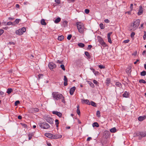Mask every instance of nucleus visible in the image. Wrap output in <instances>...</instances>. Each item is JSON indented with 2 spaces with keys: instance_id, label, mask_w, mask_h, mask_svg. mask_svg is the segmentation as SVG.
I'll list each match as a JSON object with an SVG mask.
<instances>
[{
  "instance_id": "obj_55",
  "label": "nucleus",
  "mask_w": 146,
  "mask_h": 146,
  "mask_svg": "<svg viewBox=\"0 0 146 146\" xmlns=\"http://www.w3.org/2000/svg\"><path fill=\"white\" fill-rule=\"evenodd\" d=\"M93 83L96 84V85H97V84H98V82L96 80H94L93 81Z\"/></svg>"
},
{
  "instance_id": "obj_47",
  "label": "nucleus",
  "mask_w": 146,
  "mask_h": 146,
  "mask_svg": "<svg viewBox=\"0 0 146 146\" xmlns=\"http://www.w3.org/2000/svg\"><path fill=\"white\" fill-rule=\"evenodd\" d=\"M135 35V33L133 32L131 34V38H133V37H134V36Z\"/></svg>"
},
{
  "instance_id": "obj_14",
  "label": "nucleus",
  "mask_w": 146,
  "mask_h": 146,
  "mask_svg": "<svg viewBox=\"0 0 146 146\" xmlns=\"http://www.w3.org/2000/svg\"><path fill=\"white\" fill-rule=\"evenodd\" d=\"M45 135L49 138L52 139L53 135L49 133H45Z\"/></svg>"
},
{
  "instance_id": "obj_35",
  "label": "nucleus",
  "mask_w": 146,
  "mask_h": 146,
  "mask_svg": "<svg viewBox=\"0 0 146 146\" xmlns=\"http://www.w3.org/2000/svg\"><path fill=\"white\" fill-rule=\"evenodd\" d=\"M100 29H104L105 28V27L104 26L103 24L102 23H100Z\"/></svg>"
},
{
  "instance_id": "obj_61",
  "label": "nucleus",
  "mask_w": 146,
  "mask_h": 146,
  "mask_svg": "<svg viewBox=\"0 0 146 146\" xmlns=\"http://www.w3.org/2000/svg\"><path fill=\"white\" fill-rule=\"evenodd\" d=\"M43 76V74H39L38 76V78L39 79L42 76Z\"/></svg>"
},
{
  "instance_id": "obj_62",
  "label": "nucleus",
  "mask_w": 146,
  "mask_h": 146,
  "mask_svg": "<svg viewBox=\"0 0 146 146\" xmlns=\"http://www.w3.org/2000/svg\"><path fill=\"white\" fill-rule=\"evenodd\" d=\"M9 44H13V45H15V43L14 42H9Z\"/></svg>"
},
{
  "instance_id": "obj_13",
  "label": "nucleus",
  "mask_w": 146,
  "mask_h": 146,
  "mask_svg": "<svg viewBox=\"0 0 146 146\" xmlns=\"http://www.w3.org/2000/svg\"><path fill=\"white\" fill-rule=\"evenodd\" d=\"M76 89V87L74 86L70 90V93L71 95H72L74 93V91Z\"/></svg>"
},
{
  "instance_id": "obj_31",
  "label": "nucleus",
  "mask_w": 146,
  "mask_h": 146,
  "mask_svg": "<svg viewBox=\"0 0 146 146\" xmlns=\"http://www.w3.org/2000/svg\"><path fill=\"white\" fill-rule=\"evenodd\" d=\"M78 45L80 47L83 48V47L85 45L84 44L82 43H78Z\"/></svg>"
},
{
  "instance_id": "obj_22",
  "label": "nucleus",
  "mask_w": 146,
  "mask_h": 146,
  "mask_svg": "<svg viewBox=\"0 0 146 146\" xmlns=\"http://www.w3.org/2000/svg\"><path fill=\"white\" fill-rule=\"evenodd\" d=\"M68 22L66 21H64L63 22V25L64 27H66L68 25Z\"/></svg>"
},
{
  "instance_id": "obj_19",
  "label": "nucleus",
  "mask_w": 146,
  "mask_h": 146,
  "mask_svg": "<svg viewBox=\"0 0 146 146\" xmlns=\"http://www.w3.org/2000/svg\"><path fill=\"white\" fill-rule=\"evenodd\" d=\"M83 103H84L86 104H87L88 105H90V104L89 100H83L82 101Z\"/></svg>"
},
{
  "instance_id": "obj_28",
  "label": "nucleus",
  "mask_w": 146,
  "mask_h": 146,
  "mask_svg": "<svg viewBox=\"0 0 146 146\" xmlns=\"http://www.w3.org/2000/svg\"><path fill=\"white\" fill-rule=\"evenodd\" d=\"M79 106L78 105L77 107V114L78 115H80V112L79 109Z\"/></svg>"
},
{
  "instance_id": "obj_46",
  "label": "nucleus",
  "mask_w": 146,
  "mask_h": 146,
  "mask_svg": "<svg viewBox=\"0 0 146 146\" xmlns=\"http://www.w3.org/2000/svg\"><path fill=\"white\" fill-rule=\"evenodd\" d=\"M89 10L87 9H85V13H86L87 14H88L89 13Z\"/></svg>"
},
{
  "instance_id": "obj_17",
  "label": "nucleus",
  "mask_w": 146,
  "mask_h": 146,
  "mask_svg": "<svg viewBox=\"0 0 146 146\" xmlns=\"http://www.w3.org/2000/svg\"><path fill=\"white\" fill-rule=\"evenodd\" d=\"M129 95V93L127 91H125L124 92V93L123 94V97L127 98L128 97Z\"/></svg>"
},
{
  "instance_id": "obj_32",
  "label": "nucleus",
  "mask_w": 146,
  "mask_h": 146,
  "mask_svg": "<svg viewBox=\"0 0 146 146\" xmlns=\"http://www.w3.org/2000/svg\"><path fill=\"white\" fill-rule=\"evenodd\" d=\"M21 21V19H16L14 21L15 24H18L19 21Z\"/></svg>"
},
{
  "instance_id": "obj_64",
  "label": "nucleus",
  "mask_w": 146,
  "mask_h": 146,
  "mask_svg": "<svg viewBox=\"0 0 146 146\" xmlns=\"http://www.w3.org/2000/svg\"><path fill=\"white\" fill-rule=\"evenodd\" d=\"M18 118L19 119H22V116L20 115H19L18 117Z\"/></svg>"
},
{
  "instance_id": "obj_40",
  "label": "nucleus",
  "mask_w": 146,
  "mask_h": 146,
  "mask_svg": "<svg viewBox=\"0 0 146 146\" xmlns=\"http://www.w3.org/2000/svg\"><path fill=\"white\" fill-rule=\"evenodd\" d=\"M20 104V101L19 100L16 101L15 103V105L17 106L18 105Z\"/></svg>"
},
{
  "instance_id": "obj_34",
  "label": "nucleus",
  "mask_w": 146,
  "mask_h": 146,
  "mask_svg": "<svg viewBox=\"0 0 146 146\" xmlns=\"http://www.w3.org/2000/svg\"><path fill=\"white\" fill-rule=\"evenodd\" d=\"M139 82L141 83L145 84L146 83V81L142 79L139 80Z\"/></svg>"
},
{
  "instance_id": "obj_3",
  "label": "nucleus",
  "mask_w": 146,
  "mask_h": 146,
  "mask_svg": "<svg viewBox=\"0 0 146 146\" xmlns=\"http://www.w3.org/2000/svg\"><path fill=\"white\" fill-rule=\"evenodd\" d=\"M140 21L139 19H137L135 21L133 24L131 25V26L132 27L131 30L133 31L136 29L139 25Z\"/></svg>"
},
{
  "instance_id": "obj_21",
  "label": "nucleus",
  "mask_w": 146,
  "mask_h": 146,
  "mask_svg": "<svg viewBox=\"0 0 146 146\" xmlns=\"http://www.w3.org/2000/svg\"><path fill=\"white\" fill-rule=\"evenodd\" d=\"M34 135L33 133H29L28 134L29 139L30 140L32 138L33 136Z\"/></svg>"
},
{
  "instance_id": "obj_54",
  "label": "nucleus",
  "mask_w": 146,
  "mask_h": 146,
  "mask_svg": "<svg viewBox=\"0 0 146 146\" xmlns=\"http://www.w3.org/2000/svg\"><path fill=\"white\" fill-rule=\"evenodd\" d=\"M24 127H27V125L24 123H22L21 124Z\"/></svg>"
},
{
  "instance_id": "obj_38",
  "label": "nucleus",
  "mask_w": 146,
  "mask_h": 146,
  "mask_svg": "<svg viewBox=\"0 0 146 146\" xmlns=\"http://www.w3.org/2000/svg\"><path fill=\"white\" fill-rule=\"evenodd\" d=\"M126 72L127 73H129V74L131 72V70H130V69L129 68H128L126 70Z\"/></svg>"
},
{
  "instance_id": "obj_58",
  "label": "nucleus",
  "mask_w": 146,
  "mask_h": 146,
  "mask_svg": "<svg viewBox=\"0 0 146 146\" xmlns=\"http://www.w3.org/2000/svg\"><path fill=\"white\" fill-rule=\"evenodd\" d=\"M92 47V46L91 45H88V49H90Z\"/></svg>"
},
{
  "instance_id": "obj_33",
  "label": "nucleus",
  "mask_w": 146,
  "mask_h": 146,
  "mask_svg": "<svg viewBox=\"0 0 146 146\" xmlns=\"http://www.w3.org/2000/svg\"><path fill=\"white\" fill-rule=\"evenodd\" d=\"M88 83L90 85V86L92 88H94V84L92 82H91L89 81L88 82Z\"/></svg>"
},
{
  "instance_id": "obj_56",
  "label": "nucleus",
  "mask_w": 146,
  "mask_h": 146,
  "mask_svg": "<svg viewBox=\"0 0 146 146\" xmlns=\"http://www.w3.org/2000/svg\"><path fill=\"white\" fill-rule=\"evenodd\" d=\"M99 74V72L98 71H97L95 72L94 73V74L96 76H97V75H98Z\"/></svg>"
},
{
  "instance_id": "obj_7",
  "label": "nucleus",
  "mask_w": 146,
  "mask_h": 146,
  "mask_svg": "<svg viewBox=\"0 0 146 146\" xmlns=\"http://www.w3.org/2000/svg\"><path fill=\"white\" fill-rule=\"evenodd\" d=\"M44 119L50 124H53L54 120L52 118L50 117L49 116H44Z\"/></svg>"
},
{
  "instance_id": "obj_49",
  "label": "nucleus",
  "mask_w": 146,
  "mask_h": 146,
  "mask_svg": "<svg viewBox=\"0 0 146 146\" xmlns=\"http://www.w3.org/2000/svg\"><path fill=\"white\" fill-rule=\"evenodd\" d=\"M104 134L107 135H108L109 134V132L108 131H104Z\"/></svg>"
},
{
  "instance_id": "obj_11",
  "label": "nucleus",
  "mask_w": 146,
  "mask_h": 146,
  "mask_svg": "<svg viewBox=\"0 0 146 146\" xmlns=\"http://www.w3.org/2000/svg\"><path fill=\"white\" fill-rule=\"evenodd\" d=\"M112 32L109 33L108 34L107 37L108 38V42L110 43L111 44L112 43V41L111 40L110 36L112 34Z\"/></svg>"
},
{
  "instance_id": "obj_2",
  "label": "nucleus",
  "mask_w": 146,
  "mask_h": 146,
  "mask_svg": "<svg viewBox=\"0 0 146 146\" xmlns=\"http://www.w3.org/2000/svg\"><path fill=\"white\" fill-rule=\"evenodd\" d=\"M76 24L78 31L81 33H83L84 29L83 23L81 22H77Z\"/></svg>"
},
{
  "instance_id": "obj_18",
  "label": "nucleus",
  "mask_w": 146,
  "mask_h": 146,
  "mask_svg": "<svg viewBox=\"0 0 146 146\" xmlns=\"http://www.w3.org/2000/svg\"><path fill=\"white\" fill-rule=\"evenodd\" d=\"M146 118L145 116H141L139 117L138 120L139 121H142L145 119Z\"/></svg>"
},
{
  "instance_id": "obj_20",
  "label": "nucleus",
  "mask_w": 146,
  "mask_h": 146,
  "mask_svg": "<svg viewBox=\"0 0 146 146\" xmlns=\"http://www.w3.org/2000/svg\"><path fill=\"white\" fill-rule=\"evenodd\" d=\"M61 21V18L58 17L56 18L54 21V22L55 23H57L60 22Z\"/></svg>"
},
{
  "instance_id": "obj_60",
  "label": "nucleus",
  "mask_w": 146,
  "mask_h": 146,
  "mask_svg": "<svg viewBox=\"0 0 146 146\" xmlns=\"http://www.w3.org/2000/svg\"><path fill=\"white\" fill-rule=\"evenodd\" d=\"M8 19L9 20H13L15 19L14 18L9 17Z\"/></svg>"
},
{
  "instance_id": "obj_50",
  "label": "nucleus",
  "mask_w": 146,
  "mask_h": 146,
  "mask_svg": "<svg viewBox=\"0 0 146 146\" xmlns=\"http://www.w3.org/2000/svg\"><path fill=\"white\" fill-rule=\"evenodd\" d=\"M55 1L58 4H59L60 3V0H55Z\"/></svg>"
},
{
  "instance_id": "obj_48",
  "label": "nucleus",
  "mask_w": 146,
  "mask_h": 146,
  "mask_svg": "<svg viewBox=\"0 0 146 146\" xmlns=\"http://www.w3.org/2000/svg\"><path fill=\"white\" fill-rule=\"evenodd\" d=\"M4 31L2 29H0V36L4 33Z\"/></svg>"
},
{
  "instance_id": "obj_51",
  "label": "nucleus",
  "mask_w": 146,
  "mask_h": 146,
  "mask_svg": "<svg viewBox=\"0 0 146 146\" xmlns=\"http://www.w3.org/2000/svg\"><path fill=\"white\" fill-rule=\"evenodd\" d=\"M129 41V40L127 39L126 40H124L123 41V42L125 43H128Z\"/></svg>"
},
{
  "instance_id": "obj_63",
  "label": "nucleus",
  "mask_w": 146,
  "mask_h": 146,
  "mask_svg": "<svg viewBox=\"0 0 146 146\" xmlns=\"http://www.w3.org/2000/svg\"><path fill=\"white\" fill-rule=\"evenodd\" d=\"M62 61H60L59 60H57V62L60 64H62Z\"/></svg>"
},
{
  "instance_id": "obj_16",
  "label": "nucleus",
  "mask_w": 146,
  "mask_h": 146,
  "mask_svg": "<svg viewBox=\"0 0 146 146\" xmlns=\"http://www.w3.org/2000/svg\"><path fill=\"white\" fill-rule=\"evenodd\" d=\"M64 86H66L68 85V84L67 83L68 80L67 78L66 77L64 76Z\"/></svg>"
},
{
  "instance_id": "obj_42",
  "label": "nucleus",
  "mask_w": 146,
  "mask_h": 146,
  "mask_svg": "<svg viewBox=\"0 0 146 146\" xmlns=\"http://www.w3.org/2000/svg\"><path fill=\"white\" fill-rule=\"evenodd\" d=\"M144 34L143 36V37L144 40L146 39V32L144 31Z\"/></svg>"
},
{
  "instance_id": "obj_10",
  "label": "nucleus",
  "mask_w": 146,
  "mask_h": 146,
  "mask_svg": "<svg viewBox=\"0 0 146 146\" xmlns=\"http://www.w3.org/2000/svg\"><path fill=\"white\" fill-rule=\"evenodd\" d=\"M143 9L142 6H140L139 7V9L137 13V14L139 15H140L142 14L143 13Z\"/></svg>"
},
{
  "instance_id": "obj_6",
  "label": "nucleus",
  "mask_w": 146,
  "mask_h": 146,
  "mask_svg": "<svg viewBox=\"0 0 146 146\" xmlns=\"http://www.w3.org/2000/svg\"><path fill=\"white\" fill-rule=\"evenodd\" d=\"M26 31V28L25 27H23L21 29H20L16 31L15 32V33L17 35H22Z\"/></svg>"
},
{
  "instance_id": "obj_59",
  "label": "nucleus",
  "mask_w": 146,
  "mask_h": 146,
  "mask_svg": "<svg viewBox=\"0 0 146 146\" xmlns=\"http://www.w3.org/2000/svg\"><path fill=\"white\" fill-rule=\"evenodd\" d=\"M106 81H107L106 82V84H109L110 83V80L107 79L106 80Z\"/></svg>"
},
{
  "instance_id": "obj_43",
  "label": "nucleus",
  "mask_w": 146,
  "mask_h": 146,
  "mask_svg": "<svg viewBox=\"0 0 146 146\" xmlns=\"http://www.w3.org/2000/svg\"><path fill=\"white\" fill-rule=\"evenodd\" d=\"M72 37V35H69L67 37V39L68 40H70V39Z\"/></svg>"
},
{
  "instance_id": "obj_41",
  "label": "nucleus",
  "mask_w": 146,
  "mask_h": 146,
  "mask_svg": "<svg viewBox=\"0 0 146 146\" xmlns=\"http://www.w3.org/2000/svg\"><path fill=\"white\" fill-rule=\"evenodd\" d=\"M85 55L88 57H89L90 56V55L89 54V53L88 52H85Z\"/></svg>"
},
{
  "instance_id": "obj_29",
  "label": "nucleus",
  "mask_w": 146,
  "mask_h": 146,
  "mask_svg": "<svg viewBox=\"0 0 146 146\" xmlns=\"http://www.w3.org/2000/svg\"><path fill=\"white\" fill-rule=\"evenodd\" d=\"M13 91V90L12 88H8L7 90V93L8 94H10Z\"/></svg>"
},
{
  "instance_id": "obj_53",
  "label": "nucleus",
  "mask_w": 146,
  "mask_h": 146,
  "mask_svg": "<svg viewBox=\"0 0 146 146\" xmlns=\"http://www.w3.org/2000/svg\"><path fill=\"white\" fill-rule=\"evenodd\" d=\"M12 24H13V23L12 22H10V21H9V22H7V25H12Z\"/></svg>"
},
{
  "instance_id": "obj_23",
  "label": "nucleus",
  "mask_w": 146,
  "mask_h": 146,
  "mask_svg": "<svg viewBox=\"0 0 146 146\" xmlns=\"http://www.w3.org/2000/svg\"><path fill=\"white\" fill-rule=\"evenodd\" d=\"M115 85L117 86L119 88H121L122 87V84L121 83L118 82H116Z\"/></svg>"
},
{
  "instance_id": "obj_8",
  "label": "nucleus",
  "mask_w": 146,
  "mask_h": 146,
  "mask_svg": "<svg viewBox=\"0 0 146 146\" xmlns=\"http://www.w3.org/2000/svg\"><path fill=\"white\" fill-rule=\"evenodd\" d=\"M39 110L37 108H30L29 110V112L31 113H34L38 112Z\"/></svg>"
},
{
  "instance_id": "obj_26",
  "label": "nucleus",
  "mask_w": 146,
  "mask_h": 146,
  "mask_svg": "<svg viewBox=\"0 0 146 146\" xmlns=\"http://www.w3.org/2000/svg\"><path fill=\"white\" fill-rule=\"evenodd\" d=\"M92 126L93 127H98L99 126V125L98 123L96 122L93 123Z\"/></svg>"
},
{
  "instance_id": "obj_44",
  "label": "nucleus",
  "mask_w": 146,
  "mask_h": 146,
  "mask_svg": "<svg viewBox=\"0 0 146 146\" xmlns=\"http://www.w3.org/2000/svg\"><path fill=\"white\" fill-rule=\"evenodd\" d=\"M61 68L64 70H65V67H64V65L63 64H62V65H61L60 66Z\"/></svg>"
},
{
  "instance_id": "obj_37",
  "label": "nucleus",
  "mask_w": 146,
  "mask_h": 146,
  "mask_svg": "<svg viewBox=\"0 0 146 146\" xmlns=\"http://www.w3.org/2000/svg\"><path fill=\"white\" fill-rule=\"evenodd\" d=\"M55 124L56 125V127L58 128V125L59 124V123L58 122V120L57 119H56L55 120Z\"/></svg>"
},
{
  "instance_id": "obj_5",
  "label": "nucleus",
  "mask_w": 146,
  "mask_h": 146,
  "mask_svg": "<svg viewBox=\"0 0 146 146\" xmlns=\"http://www.w3.org/2000/svg\"><path fill=\"white\" fill-rule=\"evenodd\" d=\"M39 126L44 129H48L50 126L46 122L41 123H39Z\"/></svg>"
},
{
  "instance_id": "obj_27",
  "label": "nucleus",
  "mask_w": 146,
  "mask_h": 146,
  "mask_svg": "<svg viewBox=\"0 0 146 146\" xmlns=\"http://www.w3.org/2000/svg\"><path fill=\"white\" fill-rule=\"evenodd\" d=\"M41 24L44 25H46V23L45 22L44 19H42L41 20Z\"/></svg>"
},
{
  "instance_id": "obj_25",
  "label": "nucleus",
  "mask_w": 146,
  "mask_h": 146,
  "mask_svg": "<svg viewBox=\"0 0 146 146\" xmlns=\"http://www.w3.org/2000/svg\"><path fill=\"white\" fill-rule=\"evenodd\" d=\"M64 39V36L63 35L58 36V39L60 41H62Z\"/></svg>"
},
{
  "instance_id": "obj_24",
  "label": "nucleus",
  "mask_w": 146,
  "mask_h": 146,
  "mask_svg": "<svg viewBox=\"0 0 146 146\" xmlns=\"http://www.w3.org/2000/svg\"><path fill=\"white\" fill-rule=\"evenodd\" d=\"M110 131L111 133H115L116 131V129L115 127H113L110 129Z\"/></svg>"
},
{
  "instance_id": "obj_57",
  "label": "nucleus",
  "mask_w": 146,
  "mask_h": 146,
  "mask_svg": "<svg viewBox=\"0 0 146 146\" xmlns=\"http://www.w3.org/2000/svg\"><path fill=\"white\" fill-rule=\"evenodd\" d=\"M101 44L102 45H104L106 44L105 43L104 41L103 40H102L101 42Z\"/></svg>"
},
{
  "instance_id": "obj_12",
  "label": "nucleus",
  "mask_w": 146,
  "mask_h": 146,
  "mask_svg": "<svg viewBox=\"0 0 146 146\" xmlns=\"http://www.w3.org/2000/svg\"><path fill=\"white\" fill-rule=\"evenodd\" d=\"M52 113L53 114L57 115L60 117H62V114L60 112H58L57 111H52Z\"/></svg>"
},
{
  "instance_id": "obj_30",
  "label": "nucleus",
  "mask_w": 146,
  "mask_h": 146,
  "mask_svg": "<svg viewBox=\"0 0 146 146\" xmlns=\"http://www.w3.org/2000/svg\"><path fill=\"white\" fill-rule=\"evenodd\" d=\"M90 104V105H91L92 106L95 107H96V104L95 102L92 101L91 102Z\"/></svg>"
},
{
  "instance_id": "obj_45",
  "label": "nucleus",
  "mask_w": 146,
  "mask_h": 146,
  "mask_svg": "<svg viewBox=\"0 0 146 146\" xmlns=\"http://www.w3.org/2000/svg\"><path fill=\"white\" fill-rule=\"evenodd\" d=\"M98 66L100 69L104 68H105L104 66L102 65H99Z\"/></svg>"
},
{
  "instance_id": "obj_9",
  "label": "nucleus",
  "mask_w": 146,
  "mask_h": 146,
  "mask_svg": "<svg viewBox=\"0 0 146 146\" xmlns=\"http://www.w3.org/2000/svg\"><path fill=\"white\" fill-rule=\"evenodd\" d=\"M48 66L49 68L51 70L55 68L56 67V64L52 62L49 63Z\"/></svg>"
},
{
  "instance_id": "obj_15",
  "label": "nucleus",
  "mask_w": 146,
  "mask_h": 146,
  "mask_svg": "<svg viewBox=\"0 0 146 146\" xmlns=\"http://www.w3.org/2000/svg\"><path fill=\"white\" fill-rule=\"evenodd\" d=\"M62 136L61 135H53V138L52 139H57L58 138H60L62 137Z\"/></svg>"
},
{
  "instance_id": "obj_52",
  "label": "nucleus",
  "mask_w": 146,
  "mask_h": 146,
  "mask_svg": "<svg viewBox=\"0 0 146 146\" xmlns=\"http://www.w3.org/2000/svg\"><path fill=\"white\" fill-rule=\"evenodd\" d=\"M104 21L106 23H108L110 22V21L107 19L104 20Z\"/></svg>"
},
{
  "instance_id": "obj_36",
  "label": "nucleus",
  "mask_w": 146,
  "mask_h": 146,
  "mask_svg": "<svg viewBox=\"0 0 146 146\" xmlns=\"http://www.w3.org/2000/svg\"><path fill=\"white\" fill-rule=\"evenodd\" d=\"M146 75V72L143 71L141 73V76H145Z\"/></svg>"
},
{
  "instance_id": "obj_4",
  "label": "nucleus",
  "mask_w": 146,
  "mask_h": 146,
  "mask_svg": "<svg viewBox=\"0 0 146 146\" xmlns=\"http://www.w3.org/2000/svg\"><path fill=\"white\" fill-rule=\"evenodd\" d=\"M135 135L139 137L140 139L142 137L146 136V132H145L137 131L135 133Z\"/></svg>"
},
{
  "instance_id": "obj_1",
  "label": "nucleus",
  "mask_w": 146,
  "mask_h": 146,
  "mask_svg": "<svg viewBox=\"0 0 146 146\" xmlns=\"http://www.w3.org/2000/svg\"><path fill=\"white\" fill-rule=\"evenodd\" d=\"M52 95L53 98L56 101L61 100L62 102L63 103H65L64 98L62 94H59L57 92H54L52 93Z\"/></svg>"
},
{
  "instance_id": "obj_39",
  "label": "nucleus",
  "mask_w": 146,
  "mask_h": 146,
  "mask_svg": "<svg viewBox=\"0 0 146 146\" xmlns=\"http://www.w3.org/2000/svg\"><path fill=\"white\" fill-rule=\"evenodd\" d=\"M96 115L98 117H100V112L99 111H97Z\"/></svg>"
}]
</instances>
